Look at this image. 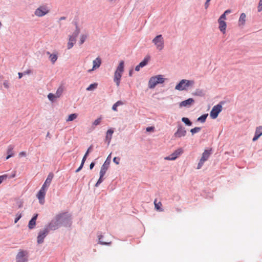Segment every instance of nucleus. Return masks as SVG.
Returning <instances> with one entry per match:
<instances>
[{
  "mask_svg": "<svg viewBox=\"0 0 262 262\" xmlns=\"http://www.w3.org/2000/svg\"><path fill=\"white\" fill-rule=\"evenodd\" d=\"M124 61H121L114 73V81L117 86L120 85L122 74L124 71Z\"/></svg>",
  "mask_w": 262,
  "mask_h": 262,
  "instance_id": "obj_1",
  "label": "nucleus"
},
{
  "mask_svg": "<svg viewBox=\"0 0 262 262\" xmlns=\"http://www.w3.org/2000/svg\"><path fill=\"white\" fill-rule=\"evenodd\" d=\"M164 82V78L161 75H158L151 77L148 82V87L153 89L159 83H163Z\"/></svg>",
  "mask_w": 262,
  "mask_h": 262,
  "instance_id": "obj_2",
  "label": "nucleus"
},
{
  "mask_svg": "<svg viewBox=\"0 0 262 262\" xmlns=\"http://www.w3.org/2000/svg\"><path fill=\"white\" fill-rule=\"evenodd\" d=\"M193 84L194 81L192 80L183 79L176 86L175 89L179 91H183L185 90L188 86L192 85Z\"/></svg>",
  "mask_w": 262,
  "mask_h": 262,
  "instance_id": "obj_3",
  "label": "nucleus"
},
{
  "mask_svg": "<svg viewBox=\"0 0 262 262\" xmlns=\"http://www.w3.org/2000/svg\"><path fill=\"white\" fill-rule=\"evenodd\" d=\"M152 42L156 46V48L158 50L161 51L164 48V39L162 35L156 36L152 39Z\"/></svg>",
  "mask_w": 262,
  "mask_h": 262,
  "instance_id": "obj_4",
  "label": "nucleus"
},
{
  "mask_svg": "<svg viewBox=\"0 0 262 262\" xmlns=\"http://www.w3.org/2000/svg\"><path fill=\"white\" fill-rule=\"evenodd\" d=\"M60 217L61 215H56L55 216V220H52L49 224L48 226L46 227V228H48L49 231L50 230H55L57 229L61 224Z\"/></svg>",
  "mask_w": 262,
  "mask_h": 262,
  "instance_id": "obj_5",
  "label": "nucleus"
},
{
  "mask_svg": "<svg viewBox=\"0 0 262 262\" xmlns=\"http://www.w3.org/2000/svg\"><path fill=\"white\" fill-rule=\"evenodd\" d=\"M57 215H61V224H63L64 226H67L69 224L70 225L71 224V215L68 212H63Z\"/></svg>",
  "mask_w": 262,
  "mask_h": 262,
  "instance_id": "obj_6",
  "label": "nucleus"
},
{
  "mask_svg": "<svg viewBox=\"0 0 262 262\" xmlns=\"http://www.w3.org/2000/svg\"><path fill=\"white\" fill-rule=\"evenodd\" d=\"M210 155L211 150H204V152L202 154V156L198 163L197 169H200L202 167V166L204 164V163L208 160Z\"/></svg>",
  "mask_w": 262,
  "mask_h": 262,
  "instance_id": "obj_7",
  "label": "nucleus"
},
{
  "mask_svg": "<svg viewBox=\"0 0 262 262\" xmlns=\"http://www.w3.org/2000/svg\"><path fill=\"white\" fill-rule=\"evenodd\" d=\"M79 32H80L79 29H77L76 31L73 33L72 35H71L69 36V42L68 43V46H67L68 49H71L73 47L75 43L76 38L77 36H78V35L79 34Z\"/></svg>",
  "mask_w": 262,
  "mask_h": 262,
  "instance_id": "obj_8",
  "label": "nucleus"
},
{
  "mask_svg": "<svg viewBox=\"0 0 262 262\" xmlns=\"http://www.w3.org/2000/svg\"><path fill=\"white\" fill-rule=\"evenodd\" d=\"M222 110V106L220 104H218L214 106L210 112V116L212 119H215L217 117L219 113Z\"/></svg>",
  "mask_w": 262,
  "mask_h": 262,
  "instance_id": "obj_9",
  "label": "nucleus"
},
{
  "mask_svg": "<svg viewBox=\"0 0 262 262\" xmlns=\"http://www.w3.org/2000/svg\"><path fill=\"white\" fill-rule=\"evenodd\" d=\"M27 254L28 253L26 251H20L16 255V262H27L28 260Z\"/></svg>",
  "mask_w": 262,
  "mask_h": 262,
  "instance_id": "obj_10",
  "label": "nucleus"
},
{
  "mask_svg": "<svg viewBox=\"0 0 262 262\" xmlns=\"http://www.w3.org/2000/svg\"><path fill=\"white\" fill-rule=\"evenodd\" d=\"M48 233L49 229L46 228L39 231L37 236V243L38 244H42L43 242L44 238L48 235Z\"/></svg>",
  "mask_w": 262,
  "mask_h": 262,
  "instance_id": "obj_11",
  "label": "nucleus"
},
{
  "mask_svg": "<svg viewBox=\"0 0 262 262\" xmlns=\"http://www.w3.org/2000/svg\"><path fill=\"white\" fill-rule=\"evenodd\" d=\"M182 153L183 149L182 148H179L169 156L165 157L164 159L166 160H174Z\"/></svg>",
  "mask_w": 262,
  "mask_h": 262,
  "instance_id": "obj_12",
  "label": "nucleus"
},
{
  "mask_svg": "<svg viewBox=\"0 0 262 262\" xmlns=\"http://www.w3.org/2000/svg\"><path fill=\"white\" fill-rule=\"evenodd\" d=\"M49 12V10L47 8L43 6H41L37 8L35 12V14L39 17H41Z\"/></svg>",
  "mask_w": 262,
  "mask_h": 262,
  "instance_id": "obj_13",
  "label": "nucleus"
},
{
  "mask_svg": "<svg viewBox=\"0 0 262 262\" xmlns=\"http://www.w3.org/2000/svg\"><path fill=\"white\" fill-rule=\"evenodd\" d=\"M46 189H43V188H41L37 194V197L38 199L39 202L40 204H43L45 201V196L46 194Z\"/></svg>",
  "mask_w": 262,
  "mask_h": 262,
  "instance_id": "obj_14",
  "label": "nucleus"
},
{
  "mask_svg": "<svg viewBox=\"0 0 262 262\" xmlns=\"http://www.w3.org/2000/svg\"><path fill=\"white\" fill-rule=\"evenodd\" d=\"M186 130H185L184 127L180 126L178 127L177 132L174 133V136L176 137H184L186 135Z\"/></svg>",
  "mask_w": 262,
  "mask_h": 262,
  "instance_id": "obj_15",
  "label": "nucleus"
},
{
  "mask_svg": "<svg viewBox=\"0 0 262 262\" xmlns=\"http://www.w3.org/2000/svg\"><path fill=\"white\" fill-rule=\"evenodd\" d=\"M101 64V60L99 57H97L93 61V68L92 69L89 70L88 72H90L100 67Z\"/></svg>",
  "mask_w": 262,
  "mask_h": 262,
  "instance_id": "obj_16",
  "label": "nucleus"
},
{
  "mask_svg": "<svg viewBox=\"0 0 262 262\" xmlns=\"http://www.w3.org/2000/svg\"><path fill=\"white\" fill-rule=\"evenodd\" d=\"M194 102V100L193 98H189L186 100L182 101L180 103V107H189Z\"/></svg>",
  "mask_w": 262,
  "mask_h": 262,
  "instance_id": "obj_17",
  "label": "nucleus"
},
{
  "mask_svg": "<svg viewBox=\"0 0 262 262\" xmlns=\"http://www.w3.org/2000/svg\"><path fill=\"white\" fill-rule=\"evenodd\" d=\"M262 135V126H259L256 127L255 135L252 139L253 141H256L260 136Z\"/></svg>",
  "mask_w": 262,
  "mask_h": 262,
  "instance_id": "obj_18",
  "label": "nucleus"
},
{
  "mask_svg": "<svg viewBox=\"0 0 262 262\" xmlns=\"http://www.w3.org/2000/svg\"><path fill=\"white\" fill-rule=\"evenodd\" d=\"M53 178V174L52 173H50L48 175L46 181L45 182L44 184L42 186L41 188H43V189H46V188L48 187L49 185H50V183L52 181V180Z\"/></svg>",
  "mask_w": 262,
  "mask_h": 262,
  "instance_id": "obj_19",
  "label": "nucleus"
},
{
  "mask_svg": "<svg viewBox=\"0 0 262 262\" xmlns=\"http://www.w3.org/2000/svg\"><path fill=\"white\" fill-rule=\"evenodd\" d=\"M38 214H35L33 217L32 218V219L29 221V224H28V227L30 229H33L36 225V221L37 218Z\"/></svg>",
  "mask_w": 262,
  "mask_h": 262,
  "instance_id": "obj_20",
  "label": "nucleus"
},
{
  "mask_svg": "<svg viewBox=\"0 0 262 262\" xmlns=\"http://www.w3.org/2000/svg\"><path fill=\"white\" fill-rule=\"evenodd\" d=\"M218 23L219 24V29L224 34L225 33L226 29V23L224 20L218 19Z\"/></svg>",
  "mask_w": 262,
  "mask_h": 262,
  "instance_id": "obj_21",
  "label": "nucleus"
},
{
  "mask_svg": "<svg viewBox=\"0 0 262 262\" xmlns=\"http://www.w3.org/2000/svg\"><path fill=\"white\" fill-rule=\"evenodd\" d=\"M149 59V57H145L144 59V60L139 63V64H138V66H137L136 67V68H135L136 71H139L141 68H143V67L146 66L147 64Z\"/></svg>",
  "mask_w": 262,
  "mask_h": 262,
  "instance_id": "obj_22",
  "label": "nucleus"
},
{
  "mask_svg": "<svg viewBox=\"0 0 262 262\" xmlns=\"http://www.w3.org/2000/svg\"><path fill=\"white\" fill-rule=\"evenodd\" d=\"M114 133V130L112 128H110L108 129L106 133V135L105 137L106 141H107L108 144H110L111 140L112 139V135Z\"/></svg>",
  "mask_w": 262,
  "mask_h": 262,
  "instance_id": "obj_23",
  "label": "nucleus"
},
{
  "mask_svg": "<svg viewBox=\"0 0 262 262\" xmlns=\"http://www.w3.org/2000/svg\"><path fill=\"white\" fill-rule=\"evenodd\" d=\"M108 168V166L106 164V161L105 162V163L102 165L100 171V175H101V177H103L106 171L107 170Z\"/></svg>",
  "mask_w": 262,
  "mask_h": 262,
  "instance_id": "obj_24",
  "label": "nucleus"
},
{
  "mask_svg": "<svg viewBox=\"0 0 262 262\" xmlns=\"http://www.w3.org/2000/svg\"><path fill=\"white\" fill-rule=\"evenodd\" d=\"M13 148L14 147L12 145H10L8 146L7 150V153L8 154L6 157L7 160L13 156Z\"/></svg>",
  "mask_w": 262,
  "mask_h": 262,
  "instance_id": "obj_25",
  "label": "nucleus"
},
{
  "mask_svg": "<svg viewBox=\"0 0 262 262\" xmlns=\"http://www.w3.org/2000/svg\"><path fill=\"white\" fill-rule=\"evenodd\" d=\"M246 18V15L244 13H242L238 20V24L239 26H243L245 24Z\"/></svg>",
  "mask_w": 262,
  "mask_h": 262,
  "instance_id": "obj_26",
  "label": "nucleus"
},
{
  "mask_svg": "<svg viewBox=\"0 0 262 262\" xmlns=\"http://www.w3.org/2000/svg\"><path fill=\"white\" fill-rule=\"evenodd\" d=\"M47 54L49 55V58L51 62L54 64L57 59V55L55 54H50L49 52H47Z\"/></svg>",
  "mask_w": 262,
  "mask_h": 262,
  "instance_id": "obj_27",
  "label": "nucleus"
},
{
  "mask_svg": "<svg viewBox=\"0 0 262 262\" xmlns=\"http://www.w3.org/2000/svg\"><path fill=\"white\" fill-rule=\"evenodd\" d=\"M154 205L155 208L159 211H163V209L161 208L162 205L161 202H157V199H156L154 201Z\"/></svg>",
  "mask_w": 262,
  "mask_h": 262,
  "instance_id": "obj_28",
  "label": "nucleus"
},
{
  "mask_svg": "<svg viewBox=\"0 0 262 262\" xmlns=\"http://www.w3.org/2000/svg\"><path fill=\"white\" fill-rule=\"evenodd\" d=\"M78 117V114L76 113L72 114L69 115L68 118L66 119L67 122L72 121L76 119Z\"/></svg>",
  "mask_w": 262,
  "mask_h": 262,
  "instance_id": "obj_29",
  "label": "nucleus"
},
{
  "mask_svg": "<svg viewBox=\"0 0 262 262\" xmlns=\"http://www.w3.org/2000/svg\"><path fill=\"white\" fill-rule=\"evenodd\" d=\"M192 95L194 96L202 97L204 96V93L202 90L196 89L195 91L192 93Z\"/></svg>",
  "mask_w": 262,
  "mask_h": 262,
  "instance_id": "obj_30",
  "label": "nucleus"
},
{
  "mask_svg": "<svg viewBox=\"0 0 262 262\" xmlns=\"http://www.w3.org/2000/svg\"><path fill=\"white\" fill-rule=\"evenodd\" d=\"M102 238H103V236L102 235H100L98 237L99 243L100 244H101V245H108L111 244V241H103Z\"/></svg>",
  "mask_w": 262,
  "mask_h": 262,
  "instance_id": "obj_31",
  "label": "nucleus"
},
{
  "mask_svg": "<svg viewBox=\"0 0 262 262\" xmlns=\"http://www.w3.org/2000/svg\"><path fill=\"white\" fill-rule=\"evenodd\" d=\"M63 91V88L62 86H60L56 91V92L55 94L56 95L55 97H56L57 98H59L62 95Z\"/></svg>",
  "mask_w": 262,
  "mask_h": 262,
  "instance_id": "obj_32",
  "label": "nucleus"
},
{
  "mask_svg": "<svg viewBox=\"0 0 262 262\" xmlns=\"http://www.w3.org/2000/svg\"><path fill=\"white\" fill-rule=\"evenodd\" d=\"M207 116L208 114L203 115L198 118V121L204 123L206 121Z\"/></svg>",
  "mask_w": 262,
  "mask_h": 262,
  "instance_id": "obj_33",
  "label": "nucleus"
},
{
  "mask_svg": "<svg viewBox=\"0 0 262 262\" xmlns=\"http://www.w3.org/2000/svg\"><path fill=\"white\" fill-rule=\"evenodd\" d=\"M182 121L188 126H191L192 125V122L188 118L183 117L182 118Z\"/></svg>",
  "mask_w": 262,
  "mask_h": 262,
  "instance_id": "obj_34",
  "label": "nucleus"
},
{
  "mask_svg": "<svg viewBox=\"0 0 262 262\" xmlns=\"http://www.w3.org/2000/svg\"><path fill=\"white\" fill-rule=\"evenodd\" d=\"M55 96L56 95L55 94L49 93L48 95V98L50 101H53L55 99L57 98Z\"/></svg>",
  "mask_w": 262,
  "mask_h": 262,
  "instance_id": "obj_35",
  "label": "nucleus"
},
{
  "mask_svg": "<svg viewBox=\"0 0 262 262\" xmlns=\"http://www.w3.org/2000/svg\"><path fill=\"white\" fill-rule=\"evenodd\" d=\"M97 86V83L91 84L89 86V87H88L86 88V90L87 91H92V90L96 89Z\"/></svg>",
  "mask_w": 262,
  "mask_h": 262,
  "instance_id": "obj_36",
  "label": "nucleus"
},
{
  "mask_svg": "<svg viewBox=\"0 0 262 262\" xmlns=\"http://www.w3.org/2000/svg\"><path fill=\"white\" fill-rule=\"evenodd\" d=\"M201 130V128L199 127H195L190 129V132L192 135L195 133H198Z\"/></svg>",
  "mask_w": 262,
  "mask_h": 262,
  "instance_id": "obj_37",
  "label": "nucleus"
},
{
  "mask_svg": "<svg viewBox=\"0 0 262 262\" xmlns=\"http://www.w3.org/2000/svg\"><path fill=\"white\" fill-rule=\"evenodd\" d=\"M87 37V36L86 35H81L80 37V44L82 45L84 43L85 41L86 38Z\"/></svg>",
  "mask_w": 262,
  "mask_h": 262,
  "instance_id": "obj_38",
  "label": "nucleus"
},
{
  "mask_svg": "<svg viewBox=\"0 0 262 262\" xmlns=\"http://www.w3.org/2000/svg\"><path fill=\"white\" fill-rule=\"evenodd\" d=\"M101 120H102L101 117H99V118H97L93 122V125L94 126H97V125H99L100 123Z\"/></svg>",
  "mask_w": 262,
  "mask_h": 262,
  "instance_id": "obj_39",
  "label": "nucleus"
},
{
  "mask_svg": "<svg viewBox=\"0 0 262 262\" xmlns=\"http://www.w3.org/2000/svg\"><path fill=\"white\" fill-rule=\"evenodd\" d=\"M103 181V177H101V175H100V178L99 180H98L97 182L95 184L96 187H98Z\"/></svg>",
  "mask_w": 262,
  "mask_h": 262,
  "instance_id": "obj_40",
  "label": "nucleus"
},
{
  "mask_svg": "<svg viewBox=\"0 0 262 262\" xmlns=\"http://www.w3.org/2000/svg\"><path fill=\"white\" fill-rule=\"evenodd\" d=\"M258 11L260 12L262 10V0H260L257 7Z\"/></svg>",
  "mask_w": 262,
  "mask_h": 262,
  "instance_id": "obj_41",
  "label": "nucleus"
},
{
  "mask_svg": "<svg viewBox=\"0 0 262 262\" xmlns=\"http://www.w3.org/2000/svg\"><path fill=\"white\" fill-rule=\"evenodd\" d=\"M21 213H17L16 214V217L15 218V219L14 220V223H16L18 221V220L21 218Z\"/></svg>",
  "mask_w": 262,
  "mask_h": 262,
  "instance_id": "obj_42",
  "label": "nucleus"
},
{
  "mask_svg": "<svg viewBox=\"0 0 262 262\" xmlns=\"http://www.w3.org/2000/svg\"><path fill=\"white\" fill-rule=\"evenodd\" d=\"M113 162L116 164H119L120 162V158L117 157H115L113 159Z\"/></svg>",
  "mask_w": 262,
  "mask_h": 262,
  "instance_id": "obj_43",
  "label": "nucleus"
},
{
  "mask_svg": "<svg viewBox=\"0 0 262 262\" xmlns=\"http://www.w3.org/2000/svg\"><path fill=\"white\" fill-rule=\"evenodd\" d=\"M226 14L224 13L222 15H221L219 19L224 20L225 21V20L226 19Z\"/></svg>",
  "mask_w": 262,
  "mask_h": 262,
  "instance_id": "obj_44",
  "label": "nucleus"
},
{
  "mask_svg": "<svg viewBox=\"0 0 262 262\" xmlns=\"http://www.w3.org/2000/svg\"><path fill=\"white\" fill-rule=\"evenodd\" d=\"M146 130L147 132H152L154 130V127L152 126L148 127L146 128Z\"/></svg>",
  "mask_w": 262,
  "mask_h": 262,
  "instance_id": "obj_45",
  "label": "nucleus"
},
{
  "mask_svg": "<svg viewBox=\"0 0 262 262\" xmlns=\"http://www.w3.org/2000/svg\"><path fill=\"white\" fill-rule=\"evenodd\" d=\"M7 177H8V176L7 174H4L2 176H0V178L3 180V181L4 180H6L7 178Z\"/></svg>",
  "mask_w": 262,
  "mask_h": 262,
  "instance_id": "obj_46",
  "label": "nucleus"
},
{
  "mask_svg": "<svg viewBox=\"0 0 262 262\" xmlns=\"http://www.w3.org/2000/svg\"><path fill=\"white\" fill-rule=\"evenodd\" d=\"M116 105L117 106L122 105L123 104V103L121 101H118L117 102L115 103Z\"/></svg>",
  "mask_w": 262,
  "mask_h": 262,
  "instance_id": "obj_47",
  "label": "nucleus"
},
{
  "mask_svg": "<svg viewBox=\"0 0 262 262\" xmlns=\"http://www.w3.org/2000/svg\"><path fill=\"white\" fill-rule=\"evenodd\" d=\"M26 156V153L25 151H21L19 152V157H25Z\"/></svg>",
  "mask_w": 262,
  "mask_h": 262,
  "instance_id": "obj_48",
  "label": "nucleus"
},
{
  "mask_svg": "<svg viewBox=\"0 0 262 262\" xmlns=\"http://www.w3.org/2000/svg\"><path fill=\"white\" fill-rule=\"evenodd\" d=\"M86 157H87V156L84 155V156H83V157L82 158V161H81V164L84 165V163L86 159Z\"/></svg>",
  "mask_w": 262,
  "mask_h": 262,
  "instance_id": "obj_49",
  "label": "nucleus"
},
{
  "mask_svg": "<svg viewBox=\"0 0 262 262\" xmlns=\"http://www.w3.org/2000/svg\"><path fill=\"white\" fill-rule=\"evenodd\" d=\"M32 71L31 70H28L24 72V75H29L31 73Z\"/></svg>",
  "mask_w": 262,
  "mask_h": 262,
  "instance_id": "obj_50",
  "label": "nucleus"
},
{
  "mask_svg": "<svg viewBox=\"0 0 262 262\" xmlns=\"http://www.w3.org/2000/svg\"><path fill=\"white\" fill-rule=\"evenodd\" d=\"M211 0H206V2L205 4V9H207L209 6V3Z\"/></svg>",
  "mask_w": 262,
  "mask_h": 262,
  "instance_id": "obj_51",
  "label": "nucleus"
},
{
  "mask_svg": "<svg viewBox=\"0 0 262 262\" xmlns=\"http://www.w3.org/2000/svg\"><path fill=\"white\" fill-rule=\"evenodd\" d=\"M83 165H82V164H81V165H80V166L78 167V168L76 169V172H79V171L82 169V168L83 167Z\"/></svg>",
  "mask_w": 262,
  "mask_h": 262,
  "instance_id": "obj_52",
  "label": "nucleus"
},
{
  "mask_svg": "<svg viewBox=\"0 0 262 262\" xmlns=\"http://www.w3.org/2000/svg\"><path fill=\"white\" fill-rule=\"evenodd\" d=\"M118 106L117 105H116L115 103L113 105V107H112V109L113 110H114V111H117V107Z\"/></svg>",
  "mask_w": 262,
  "mask_h": 262,
  "instance_id": "obj_53",
  "label": "nucleus"
},
{
  "mask_svg": "<svg viewBox=\"0 0 262 262\" xmlns=\"http://www.w3.org/2000/svg\"><path fill=\"white\" fill-rule=\"evenodd\" d=\"M91 149H92V146H91L88 148V149L87 151L86 152V153H85V155L88 156V154H89V152H90V150H91Z\"/></svg>",
  "mask_w": 262,
  "mask_h": 262,
  "instance_id": "obj_54",
  "label": "nucleus"
},
{
  "mask_svg": "<svg viewBox=\"0 0 262 262\" xmlns=\"http://www.w3.org/2000/svg\"><path fill=\"white\" fill-rule=\"evenodd\" d=\"M95 165V163L94 162H92L91 164H90V168L91 169H92L94 166Z\"/></svg>",
  "mask_w": 262,
  "mask_h": 262,
  "instance_id": "obj_55",
  "label": "nucleus"
},
{
  "mask_svg": "<svg viewBox=\"0 0 262 262\" xmlns=\"http://www.w3.org/2000/svg\"><path fill=\"white\" fill-rule=\"evenodd\" d=\"M231 12V10L228 9V10H226L224 12V13H225L226 14H227L230 13Z\"/></svg>",
  "mask_w": 262,
  "mask_h": 262,
  "instance_id": "obj_56",
  "label": "nucleus"
},
{
  "mask_svg": "<svg viewBox=\"0 0 262 262\" xmlns=\"http://www.w3.org/2000/svg\"><path fill=\"white\" fill-rule=\"evenodd\" d=\"M24 73H18V78L19 79H20L22 77H23V75Z\"/></svg>",
  "mask_w": 262,
  "mask_h": 262,
  "instance_id": "obj_57",
  "label": "nucleus"
},
{
  "mask_svg": "<svg viewBox=\"0 0 262 262\" xmlns=\"http://www.w3.org/2000/svg\"><path fill=\"white\" fill-rule=\"evenodd\" d=\"M66 19V17H61L59 19L60 20H64Z\"/></svg>",
  "mask_w": 262,
  "mask_h": 262,
  "instance_id": "obj_58",
  "label": "nucleus"
},
{
  "mask_svg": "<svg viewBox=\"0 0 262 262\" xmlns=\"http://www.w3.org/2000/svg\"><path fill=\"white\" fill-rule=\"evenodd\" d=\"M129 76H132V71H131L129 72Z\"/></svg>",
  "mask_w": 262,
  "mask_h": 262,
  "instance_id": "obj_59",
  "label": "nucleus"
},
{
  "mask_svg": "<svg viewBox=\"0 0 262 262\" xmlns=\"http://www.w3.org/2000/svg\"><path fill=\"white\" fill-rule=\"evenodd\" d=\"M4 85L6 86V87H7V85L5 83H4Z\"/></svg>",
  "mask_w": 262,
  "mask_h": 262,
  "instance_id": "obj_60",
  "label": "nucleus"
},
{
  "mask_svg": "<svg viewBox=\"0 0 262 262\" xmlns=\"http://www.w3.org/2000/svg\"><path fill=\"white\" fill-rule=\"evenodd\" d=\"M106 164L108 166V165H109V162H108V163H106Z\"/></svg>",
  "mask_w": 262,
  "mask_h": 262,
  "instance_id": "obj_61",
  "label": "nucleus"
},
{
  "mask_svg": "<svg viewBox=\"0 0 262 262\" xmlns=\"http://www.w3.org/2000/svg\"><path fill=\"white\" fill-rule=\"evenodd\" d=\"M110 156H111V155H110L108 156V158H110Z\"/></svg>",
  "mask_w": 262,
  "mask_h": 262,
  "instance_id": "obj_62",
  "label": "nucleus"
}]
</instances>
